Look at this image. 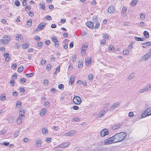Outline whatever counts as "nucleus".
<instances>
[{"label":"nucleus","mask_w":151,"mask_h":151,"mask_svg":"<svg viewBox=\"0 0 151 151\" xmlns=\"http://www.w3.org/2000/svg\"><path fill=\"white\" fill-rule=\"evenodd\" d=\"M15 5L17 6H19L20 5V3L18 0H16L15 1Z\"/></svg>","instance_id":"nucleus-46"},{"label":"nucleus","mask_w":151,"mask_h":151,"mask_svg":"<svg viewBox=\"0 0 151 151\" xmlns=\"http://www.w3.org/2000/svg\"><path fill=\"white\" fill-rule=\"evenodd\" d=\"M114 142V139H113V137L109 138L108 139H106L104 141V143L105 145L110 144Z\"/></svg>","instance_id":"nucleus-6"},{"label":"nucleus","mask_w":151,"mask_h":151,"mask_svg":"<svg viewBox=\"0 0 151 151\" xmlns=\"http://www.w3.org/2000/svg\"><path fill=\"white\" fill-rule=\"evenodd\" d=\"M73 101L76 104L79 105L81 103V100L80 97L76 96L74 97Z\"/></svg>","instance_id":"nucleus-4"},{"label":"nucleus","mask_w":151,"mask_h":151,"mask_svg":"<svg viewBox=\"0 0 151 151\" xmlns=\"http://www.w3.org/2000/svg\"><path fill=\"white\" fill-rule=\"evenodd\" d=\"M52 93H55L57 91V90L55 88H52L50 89Z\"/></svg>","instance_id":"nucleus-47"},{"label":"nucleus","mask_w":151,"mask_h":151,"mask_svg":"<svg viewBox=\"0 0 151 151\" xmlns=\"http://www.w3.org/2000/svg\"><path fill=\"white\" fill-rule=\"evenodd\" d=\"M25 111L21 109L19 111V116L21 117H25L24 114Z\"/></svg>","instance_id":"nucleus-14"},{"label":"nucleus","mask_w":151,"mask_h":151,"mask_svg":"<svg viewBox=\"0 0 151 151\" xmlns=\"http://www.w3.org/2000/svg\"><path fill=\"white\" fill-rule=\"evenodd\" d=\"M11 40V37L9 35H5L1 40L2 43L4 45L7 44Z\"/></svg>","instance_id":"nucleus-3"},{"label":"nucleus","mask_w":151,"mask_h":151,"mask_svg":"<svg viewBox=\"0 0 151 151\" xmlns=\"http://www.w3.org/2000/svg\"><path fill=\"white\" fill-rule=\"evenodd\" d=\"M23 37L22 35L17 34L16 35V40H17L22 41V40Z\"/></svg>","instance_id":"nucleus-15"},{"label":"nucleus","mask_w":151,"mask_h":151,"mask_svg":"<svg viewBox=\"0 0 151 151\" xmlns=\"http://www.w3.org/2000/svg\"><path fill=\"white\" fill-rule=\"evenodd\" d=\"M86 65L87 66H89L91 64V60L90 58H87L85 59Z\"/></svg>","instance_id":"nucleus-16"},{"label":"nucleus","mask_w":151,"mask_h":151,"mask_svg":"<svg viewBox=\"0 0 151 151\" xmlns=\"http://www.w3.org/2000/svg\"><path fill=\"white\" fill-rule=\"evenodd\" d=\"M86 24L87 26L89 28H93L94 24L92 22H87L86 23Z\"/></svg>","instance_id":"nucleus-18"},{"label":"nucleus","mask_w":151,"mask_h":151,"mask_svg":"<svg viewBox=\"0 0 151 151\" xmlns=\"http://www.w3.org/2000/svg\"><path fill=\"white\" fill-rule=\"evenodd\" d=\"M87 46L84 45H83L81 50V53L83 54L85 53L86 50L87 49Z\"/></svg>","instance_id":"nucleus-17"},{"label":"nucleus","mask_w":151,"mask_h":151,"mask_svg":"<svg viewBox=\"0 0 151 151\" xmlns=\"http://www.w3.org/2000/svg\"><path fill=\"white\" fill-rule=\"evenodd\" d=\"M66 147V145L65 144H63L62 145H60L59 146V147L60 148H63L64 147L65 148Z\"/></svg>","instance_id":"nucleus-58"},{"label":"nucleus","mask_w":151,"mask_h":151,"mask_svg":"<svg viewBox=\"0 0 151 151\" xmlns=\"http://www.w3.org/2000/svg\"><path fill=\"white\" fill-rule=\"evenodd\" d=\"M52 128L56 131H58L59 129V127L58 126H53Z\"/></svg>","instance_id":"nucleus-48"},{"label":"nucleus","mask_w":151,"mask_h":151,"mask_svg":"<svg viewBox=\"0 0 151 151\" xmlns=\"http://www.w3.org/2000/svg\"><path fill=\"white\" fill-rule=\"evenodd\" d=\"M142 44L147 46H150L151 45V42H148L145 43H142Z\"/></svg>","instance_id":"nucleus-34"},{"label":"nucleus","mask_w":151,"mask_h":151,"mask_svg":"<svg viewBox=\"0 0 151 151\" xmlns=\"http://www.w3.org/2000/svg\"><path fill=\"white\" fill-rule=\"evenodd\" d=\"M73 68V65L72 64H70L69 65L68 70H71Z\"/></svg>","instance_id":"nucleus-62"},{"label":"nucleus","mask_w":151,"mask_h":151,"mask_svg":"<svg viewBox=\"0 0 151 151\" xmlns=\"http://www.w3.org/2000/svg\"><path fill=\"white\" fill-rule=\"evenodd\" d=\"M134 38L135 40L137 41H143L145 40V39L144 38H141L139 37H134Z\"/></svg>","instance_id":"nucleus-21"},{"label":"nucleus","mask_w":151,"mask_h":151,"mask_svg":"<svg viewBox=\"0 0 151 151\" xmlns=\"http://www.w3.org/2000/svg\"><path fill=\"white\" fill-rule=\"evenodd\" d=\"M100 26V24L98 23H96V24L94 26V28L95 29H97L99 28Z\"/></svg>","instance_id":"nucleus-51"},{"label":"nucleus","mask_w":151,"mask_h":151,"mask_svg":"<svg viewBox=\"0 0 151 151\" xmlns=\"http://www.w3.org/2000/svg\"><path fill=\"white\" fill-rule=\"evenodd\" d=\"M147 88L146 87L144 88L140 89L139 91V92L140 93H141L144 92H145L147 91Z\"/></svg>","instance_id":"nucleus-23"},{"label":"nucleus","mask_w":151,"mask_h":151,"mask_svg":"<svg viewBox=\"0 0 151 151\" xmlns=\"http://www.w3.org/2000/svg\"><path fill=\"white\" fill-rule=\"evenodd\" d=\"M60 70V67H58L56 68L55 72L54 73V74H56L57 73H58Z\"/></svg>","instance_id":"nucleus-43"},{"label":"nucleus","mask_w":151,"mask_h":151,"mask_svg":"<svg viewBox=\"0 0 151 151\" xmlns=\"http://www.w3.org/2000/svg\"><path fill=\"white\" fill-rule=\"evenodd\" d=\"M46 23L44 22H42L38 26V29L39 30H41L43 29L45 27Z\"/></svg>","instance_id":"nucleus-9"},{"label":"nucleus","mask_w":151,"mask_h":151,"mask_svg":"<svg viewBox=\"0 0 151 151\" xmlns=\"http://www.w3.org/2000/svg\"><path fill=\"white\" fill-rule=\"evenodd\" d=\"M104 109H103L97 115L98 117H101L106 112Z\"/></svg>","instance_id":"nucleus-13"},{"label":"nucleus","mask_w":151,"mask_h":151,"mask_svg":"<svg viewBox=\"0 0 151 151\" xmlns=\"http://www.w3.org/2000/svg\"><path fill=\"white\" fill-rule=\"evenodd\" d=\"M123 53L124 54L128 55L129 54V51L127 49H125L123 51Z\"/></svg>","instance_id":"nucleus-33"},{"label":"nucleus","mask_w":151,"mask_h":151,"mask_svg":"<svg viewBox=\"0 0 151 151\" xmlns=\"http://www.w3.org/2000/svg\"><path fill=\"white\" fill-rule=\"evenodd\" d=\"M75 80V76L72 75L70 77V81L69 82V84L72 85L74 84V81Z\"/></svg>","instance_id":"nucleus-11"},{"label":"nucleus","mask_w":151,"mask_h":151,"mask_svg":"<svg viewBox=\"0 0 151 151\" xmlns=\"http://www.w3.org/2000/svg\"><path fill=\"white\" fill-rule=\"evenodd\" d=\"M143 34L145 37L147 38H148L149 37V32L147 31H144L143 32Z\"/></svg>","instance_id":"nucleus-24"},{"label":"nucleus","mask_w":151,"mask_h":151,"mask_svg":"<svg viewBox=\"0 0 151 151\" xmlns=\"http://www.w3.org/2000/svg\"><path fill=\"white\" fill-rule=\"evenodd\" d=\"M19 132V131H17L14 133V136L15 137H16L18 136Z\"/></svg>","instance_id":"nucleus-39"},{"label":"nucleus","mask_w":151,"mask_h":151,"mask_svg":"<svg viewBox=\"0 0 151 151\" xmlns=\"http://www.w3.org/2000/svg\"><path fill=\"white\" fill-rule=\"evenodd\" d=\"M88 79L91 81L92 80L93 78V75L91 74L89 75L88 76Z\"/></svg>","instance_id":"nucleus-44"},{"label":"nucleus","mask_w":151,"mask_h":151,"mask_svg":"<svg viewBox=\"0 0 151 151\" xmlns=\"http://www.w3.org/2000/svg\"><path fill=\"white\" fill-rule=\"evenodd\" d=\"M29 139L27 138H25L23 139L24 141L26 143L29 141Z\"/></svg>","instance_id":"nucleus-56"},{"label":"nucleus","mask_w":151,"mask_h":151,"mask_svg":"<svg viewBox=\"0 0 151 151\" xmlns=\"http://www.w3.org/2000/svg\"><path fill=\"white\" fill-rule=\"evenodd\" d=\"M106 40L105 39H104L103 40H101V42H100V43L101 45H104L105 44V43H106Z\"/></svg>","instance_id":"nucleus-42"},{"label":"nucleus","mask_w":151,"mask_h":151,"mask_svg":"<svg viewBox=\"0 0 151 151\" xmlns=\"http://www.w3.org/2000/svg\"><path fill=\"white\" fill-rule=\"evenodd\" d=\"M115 9L113 6L109 7L108 9V12L110 14H113L115 12Z\"/></svg>","instance_id":"nucleus-10"},{"label":"nucleus","mask_w":151,"mask_h":151,"mask_svg":"<svg viewBox=\"0 0 151 151\" xmlns=\"http://www.w3.org/2000/svg\"><path fill=\"white\" fill-rule=\"evenodd\" d=\"M14 120V118L12 117H10L8 119V122L10 123H12Z\"/></svg>","instance_id":"nucleus-29"},{"label":"nucleus","mask_w":151,"mask_h":151,"mask_svg":"<svg viewBox=\"0 0 151 151\" xmlns=\"http://www.w3.org/2000/svg\"><path fill=\"white\" fill-rule=\"evenodd\" d=\"M151 115V108L146 109L141 115V118H143Z\"/></svg>","instance_id":"nucleus-2"},{"label":"nucleus","mask_w":151,"mask_h":151,"mask_svg":"<svg viewBox=\"0 0 151 151\" xmlns=\"http://www.w3.org/2000/svg\"><path fill=\"white\" fill-rule=\"evenodd\" d=\"M23 117H21L19 116L17 120V122L19 124H20L22 122V119Z\"/></svg>","instance_id":"nucleus-37"},{"label":"nucleus","mask_w":151,"mask_h":151,"mask_svg":"<svg viewBox=\"0 0 151 151\" xmlns=\"http://www.w3.org/2000/svg\"><path fill=\"white\" fill-rule=\"evenodd\" d=\"M51 65H47V68H46V69L47 70L49 71L50 70V69H51Z\"/></svg>","instance_id":"nucleus-55"},{"label":"nucleus","mask_w":151,"mask_h":151,"mask_svg":"<svg viewBox=\"0 0 151 151\" xmlns=\"http://www.w3.org/2000/svg\"><path fill=\"white\" fill-rule=\"evenodd\" d=\"M120 104L119 102H117L115 103L114 104L109 108L110 111H112L114 110L115 108L119 107Z\"/></svg>","instance_id":"nucleus-7"},{"label":"nucleus","mask_w":151,"mask_h":151,"mask_svg":"<svg viewBox=\"0 0 151 151\" xmlns=\"http://www.w3.org/2000/svg\"><path fill=\"white\" fill-rule=\"evenodd\" d=\"M37 46L39 47H41L43 45V43L42 42H40L37 43Z\"/></svg>","instance_id":"nucleus-45"},{"label":"nucleus","mask_w":151,"mask_h":151,"mask_svg":"<svg viewBox=\"0 0 151 151\" xmlns=\"http://www.w3.org/2000/svg\"><path fill=\"white\" fill-rule=\"evenodd\" d=\"M137 2V0H133L131 2V4L134 6L136 5Z\"/></svg>","instance_id":"nucleus-26"},{"label":"nucleus","mask_w":151,"mask_h":151,"mask_svg":"<svg viewBox=\"0 0 151 151\" xmlns=\"http://www.w3.org/2000/svg\"><path fill=\"white\" fill-rule=\"evenodd\" d=\"M83 66V64L82 62H79L78 65V68H82Z\"/></svg>","instance_id":"nucleus-52"},{"label":"nucleus","mask_w":151,"mask_h":151,"mask_svg":"<svg viewBox=\"0 0 151 151\" xmlns=\"http://www.w3.org/2000/svg\"><path fill=\"white\" fill-rule=\"evenodd\" d=\"M9 142H2L0 144L1 145H4L5 146H7L9 145Z\"/></svg>","instance_id":"nucleus-49"},{"label":"nucleus","mask_w":151,"mask_h":151,"mask_svg":"<svg viewBox=\"0 0 151 151\" xmlns=\"http://www.w3.org/2000/svg\"><path fill=\"white\" fill-rule=\"evenodd\" d=\"M41 63L42 65H43L44 64H45L46 62V60L44 59H42L41 60Z\"/></svg>","instance_id":"nucleus-63"},{"label":"nucleus","mask_w":151,"mask_h":151,"mask_svg":"<svg viewBox=\"0 0 151 151\" xmlns=\"http://www.w3.org/2000/svg\"><path fill=\"white\" fill-rule=\"evenodd\" d=\"M52 41L54 42H58V40L57 37L55 36H53L52 38Z\"/></svg>","instance_id":"nucleus-31"},{"label":"nucleus","mask_w":151,"mask_h":151,"mask_svg":"<svg viewBox=\"0 0 151 151\" xmlns=\"http://www.w3.org/2000/svg\"><path fill=\"white\" fill-rule=\"evenodd\" d=\"M109 50L110 51H113L114 50V48L112 46H111L109 47Z\"/></svg>","instance_id":"nucleus-64"},{"label":"nucleus","mask_w":151,"mask_h":151,"mask_svg":"<svg viewBox=\"0 0 151 151\" xmlns=\"http://www.w3.org/2000/svg\"><path fill=\"white\" fill-rule=\"evenodd\" d=\"M146 87L147 88V90H150L151 89V83L148 85Z\"/></svg>","instance_id":"nucleus-60"},{"label":"nucleus","mask_w":151,"mask_h":151,"mask_svg":"<svg viewBox=\"0 0 151 151\" xmlns=\"http://www.w3.org/2000/svg\"><path fill=\"white\" fill-rule=\"evenodd\" d=\"M127 133L125 132H121L116 134L113 136L114 142H117L123 140L126 137Z\"/></svg>","instance_id":"nucleus-1"},{"label":"nucleus","mask_w":151,"mask_h":151,"mask_svg":"<svg viewBox=\"0 0 151 151\" xmlns=\"http://www.w3.org/2000/svg\"><path fill=\"white\" fill-rule=\"evenodd\" d=\"M32 21L31 20L29 19L27 22V24L29 26L32 25Z\"/></svg>","instance_id":"nucleus-40"},{"label":"nucleus","mask_w":151,"mask_h":151,"mask_svg":"<svg viewBox=\"0 0 151 151\" xmlns=\"http://www.w3.org/2000/svg\"><path fill=\"white\" fill-rule=\"evenodd\" d=\"M45 18L46 19H47L48 20H51L52 19L51 17L49 15H47L46 16Z\"/></svg>","instance_id":"nucleus-53"},{"label":"nucleus","mask_w":151,"mask_h":151,"mask_svg":"<svg viewBox=\"0 0 151 151\" xmlns=\"http://www.w3.org/2000/svg\"><path fill=\"white\" fill-rule=\"evenodd\" d=\"M42 133L44 134H45L48 132V130L46 128H43L42 130Z\"/></svg>","instance_id":"nucleus-25"},{"label":"nucleus","mask_w":151,"mask_h":151,"mask_svg":"<svg viewBox=\"0 0 151 151\" xmlns=\"http://www.w3.org/2000/svg\"><path fill=\"white\" fill-rule=\"evenodd\" d=\"M140 18L141 20H143L145 18V15L142 14H141L140 16Z\"/></svg>","instance_id":"nucleus-57"},{"label":"nucleus","mask_w":151,"mask_h":151,"mask_svg":"<svg viewBox=\"0 0 151 151\" xmlns=\"http://www.w3.org/2000/svg\"><path fill=\"white\" fill-rule=\"evenodd\" d=\"M51 139L50 138L47 137L46 139V141L47 142L49 143L51 142Z\"/></svg>","instance_id":"nucleus-61"},{"label":"nucleus","mask_w":151,"mask_h":151,"mask_svg":"<svg viewBox=\"0 0 151 151\" xmlns=\"http://www.w3.org/2000/svg\"><path fill=\"white\" fill-rule=\"evenodd\" d=\"M127 10V8L125 7H123L122 9V13L124 16H125L126 15V12Z\"/></svg>","instance_id":"nucleus-19"},{"label":"nucleus","mask_w":151,"mask_h":151,"mask_svg":"<svg viewBox=\"0 0 151 151\" xmlns=\"http://www.w3.org/2000/svg\"><path fill=\"white\" fill-rule=\"evenodd\" d=\"M151 53L150 52L147 53L141 58V60L145 61L151 58Z\"/></svg>","instance_id":"nucleus-5"},{"label":"nucleus","mask_w":151,"mask_h":151,"mask_svg":"<svg viewBox=\"0 0 151 151\" xmlns=\"http://www.w3.org/2000/svg\"><path fill=\"white\" fill-rule=\"evenodd\" d=\"M46 109L44 108L40 112V114L41 115H44L46 113Z\"/></svg>","instance_id":"nucleus-27"},{"label":"nucleus","mask_w":151,"mask_h":151,"mask_svg":"<svg viewBox=\"0 0 151 151\" xmlns=\"http://www.w3.org/2000/svg\"><path fill=\"white\" fill-rule=\"evenodd\" d=\"M33 73H31L29 74H26V75L27 77H32L33 76Z\"/></svg>","instance_id":"nucleus-50"},{"label":"nucleus","mask_w":151,"mask_h":151,"mask_svg":"<svg viewBox=\"0 0 151 151\" xmlns=\"http://www.w3.org/2000/svg\"><path fill=\"white\" fill-rule=\"evenodd\" d=\"M23 48L24 49H26L29 47V45L28 44H24L22 45Z\"/></svg>","instance_id":"nucleus-38"},{"label":"nucleus","mask_w":151,"mask_h":151,"mask_svg":"<svg viewBox=\"0 0 151 151\" xmlns=\"http://www.w3.org/2000/svg\"><path fill=\"white\" fill-rule=\"evenodd\" d=\"M121 125L120 124L114 125L112 126V128L113 130H116L119 128Z\"/></svg>","instance_id":"nucleus-22"},{"label":"nucleus","mask_w":151,"mask_h":151,"mask_svg":"<svg viewBox=\"0 0 151 151\" xmlns=\"http://www.w3.org/2000/svg\"><path fill=\"white\" fill-rule=\"evenodd\" d=\"M108 134V130L106 129H104L101 132V136L102 137H104Z\"/></svg>","instance_id":"nucleus-8"},{"label":"nucleus","mask_w":151,"mask_h":151,"mask_svg":"<svg viewBox=\"0 0 151 151\" xmlns=\"http://www.w3.org/2000/svg\"><path fill=\"white\" fill-rule=\"evenodd\" d=\"M26 81V80L24 78H22L20 79V81L22 83H25Z\"/></svg>","instance_id":"nucleus-59"},{"label":"nucleus","mask_w":151,"mask_h":151,"mask_svg":"<svg viewBox=\"0 0 151 151\" xmlns=\"http://www.w3.org/2000/svg\"><path fill=\"white\" fill-rule=\"evenodd\" d=\"M76 134L74 130H71L67 133V136H72Z\"/></svg>","instance_id":"nucleus-12"},{"label":"nucleus","mask_w":151,"mask_h":151,"mask_svg":"<svg viewBox=\"0 0 151 151\" xmlns=\"http://www.w3.org/2000/svg\"><path fill=\"white\" fill-rule=\"evenodd\" d=\"M128 115L129 117H132L134 116V113L133 112L131 111L129 113Z\"/></svg>","instance_id":"nucleus-54"},{"label":"nucleus","mask_w":151,"mask_h":151,"mask_svg":"<svg viewBox=\"0 0 151 151\" xmlns=\"http://www.w3.org/2000/svg\"><path fill=\"white\" fill-rule=\"evenodd\" d=\"M22 106V103L21 101H18L16 104V107L17 108H20Z\"/></svg>","instance_id":"nucleus-30"},{"label":"nucleus","mask_w":151,"mask_h":151,"mask_svg":"<svg viewBox=\"0 0 151 151\" xmlns=\"http://www.w3.org/2000/svg\"><path fill=\"white\" fill-rule=\"evenodd\" d=\"M36 146L38 147L41 146V140L40 139L37 140L36 142Z\"/></svg>","instance_id":"nucleus-20"},{"label":"nucleus","mask_w":151,"mask_h":151,"mask_svg":"<svg viewBox=\"0 0 151 151\" xmlns=\"http://www.w3.org/2000/svg\"><path fill=\"white\" fill-rule=\"evenodd\" d=\"M40 8L42 9H44L45 8V6L44 3H43L40 4Z\"/></svg>","instance_id":"nucleus-36"},{"label":"nucleus","mask_w":151,"mask_h":151,"mask_svg":"<svg viewBox=\"0 0 151 151\" xmlns=\"http://www.w3.org/2000/svg\"><path fill=\"white\" fill-rule=\"evenodd\" d=\"M0 99L2 101H4L6 99V98L5 96L1 95L0 96Z\"/></svg>","instance_id":"nucleus-28"},{"label":"nucleus","mask_w":151,"mask_h":151,"mask_svg":"<svg viewBox=\"0 0 151 151\" xmlns=\"http://www.w3.org/2000/svg\"><path fill=\"white\" fill-rule=\"evenodd\" d=\"M23 70V67H22L21 66H19L17 69V71L19 72H21Z\"/></svg>","instance_id":"nucleus-32"},{"label":"nucleus","mask_w":151,"mask_h":151,"mask_svg":"<svg viewBox=\"0 0 151 151\" xmlns=\"http://www.w3.org/2000/svg\"><path fill=\"white\" fill-rule=\"evenodd\" d=\"M64 87V85L62 84H60L58 86V88L61 90H63Z\"/></svg>","instance_id":"nucleus-41"},{"label":"nucleus","mask_w":151,"mask_h":151,"mask_svg":"<svg viewBox=\"0 0 151 151\" xmlns=\"http://www.w3.org/2000/svg\"><path fill=\"white\" fill-rule=\"evenodd\" d=\"M134 74L133 73H132L128 77V79L130 80L134 78Z\"/></svg>","instance_id":"nucleus-35"}]
</instances>
